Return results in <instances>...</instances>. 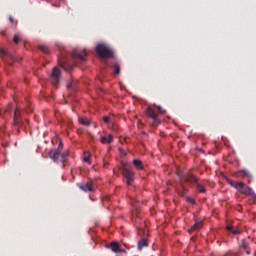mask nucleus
Returning a JSON list of instances; mask_svg holds the SVG:
<instances>
[{
	"mask_svg": "<svg viewBox=\"0 0 256 256\" xmlns=\"http://www.w3.org/2000/svg\"><path fill=\"white\" fill-rule=\"evenodd\" d=\"M229 185L231 187H234V189H237V191L241 192L242 195H250L251 197H254L256 199L255 192H253V189L250 187H245V183L243 182H234L233 180H228Z\"/></svg>",
	"mask_w": 256,
	"mask_h": 256,
	"instance_id": "1",
	"label": "nucleus"
},
{
	"mask_svg": "<svg viewBox=\"0 0 256 256\" xmlns=\"http://www.w3.org/2000/svg\"><path fill=\"white\" fill-rule=\"evenodd\" d=\"M122 169H123L122 175L127 185H133V181H135V173H133L131 164L122 162Z\"/></svg>",
	"mask_w": 256,
	"mask_h": 256,
	"instance_id": "2",
	"label": "nucleus"
},
{
	"mask_svg": "<svg viewBox=\"0 0 256 256\" xmlns=\"http://www.w3.org/2000/svg\"><path fill=\"white\" fill-rule=\"evenodd\" d=\"M61 151H63V144L60 143L58 149L51 150L49 155L53 161H61V163H65V159H67V153L61 154Z\"/></svg>",
	"mask_w": 256,
	"mask_h": 256,
	"instance_id": "3",
	"label": "nucleus"
},
{
	"mask_svg": "<svg viewBox=\"0 0 256 256\" xmlns=\"http://www.w3.org/2000/svg\"><path fill=\"white\" fill-rule=\"evenodd\" d=\"M96 51H97L98 55H100L103 59L113 57V51H111V49H109V47H107L103 44H99L96 47Z\"/></svg>",
	"mask_w": 256,
	"mask_h": 256,
	"instance_id": "4",
	"label": "nucleus"
},
{
	"mask_svg": "<svg viewBox=\"0 0 256 256\" xmlns=\"http://www.w3.org/2000/svg\"><path fill=\"white\" fill-rule=\"evenodd\" d=\"M61 81V70L59 68L55 67L52 70V73L50 75V82L52 85H57Z\"/></svg>",
	"mask_w": 256,
	"mask_h": 256,
	"instance_id": "5",
	"label": "nucleus"
},
{
	"mask_svg": "<svg viewBox=\"0 0 256 256\" xmlns=\"http://www.w3.org/2000/svg\"><path fill=\"white\" fill-rule=\"evenodd\" d=\"M146 115L148 117H150L151 119H153L154 121V125H159L161 122L159 121V118H157V114H155V111L151 108V107H148L146 109Z\"/></svg>",
	"mask_w": 256,
	"mask_h": 256,
	"instance_id": "6",
	"label": "nucleus"
},
{
	"mask_svg": "<svg viewBox=\"0 0 256 256\" xmlns=\"http://www.w3.org/2000/svg\"><path fill=\"white\" fill-rule=\"evenodd\" d=\"M80 189H82V191H85L86 193L87 192H92L95 189H97V185H95V183H93V181H90V182H88L84 185H81Z\"/></svg>",
	"mask_w": 256,
	"mask_h": 256,
	"instance_id": "7",
	"label": "nucleus"
},
{
	"mask_svg": "<svg viewBox=\"0 0 256 256\" xmlns=\"http://www.w3.org/2000/svg\"><path fill=\"white\" fill-rule=\"evenodd\" d=\"M232 176L236 177L237 179H244V177H249V172H247V170H240V171L234 172Z\"/></svg>",
	"mask_w": 256,
	"mask_h": 256,
	"instance_id": "8",
	"label": "nucleus"
},
{
	"mask_svg": "<svg viewBox=\"0 0 256 256\" xmlns=\"http://www.w3.org/2000/svg\"><path fill=\"white\" fill-rule=\"evenodd\" d=\"M110 248L112 249L113 253H123V250H121V245L117 242H112L110 244Z\"/></svg>",
	"mask_w": 256,
	"mask_h": 256,
	"instance_id": "9",
	"label": "nucleus"
},
{
	"mask_svg": "<svg viewBox=\"0 0 256 256\" xmlns=\"http://www.w3.org/2000/svg\"><path fill=\"white\" fill-rule=\"evenodd\" d=\"M100 141L103 145L113 143V135L109 134L108 136H102Z\"/></svg>",
	"mask_w": 256,
	"mask_h": 256,
	"instance_id": "10",
	"label": "nucleus"
},
{
	"mask_svg": "<svg viewBox=\"0 0 256 256\" xmlns=\"http://www.w3.org/2000/svg\"><path fill=\"white\" fill-rule=\"evenodd\" d=\"M133 165L135 169H137V171H143V169H145V167L143 166V162H141V160H133Z\"/></svg>",
	"mask_w": 256,
	"mask_h": 256,
	"instance_id": "11",
	"label": "nucleus"
},
{
	"mask_svg": "<svg viewBox=\"0 0 256 256\" xmlns=\"http://www.w3.org/2000/svg\"><path fill=\"white\" fill-rule=\"evenodd\" d=\"M21 111H19V109H16L14 112V123L15 125H19L20 121H21Z\"/></svg>",
	"mask_w": 256,
	"mask_h": 256,
	"instance_id": "12",
	"label": "nucleus"
},
{
	"mask_svg": "<svg viewBox=\"0 0 256 256\" xmlns=\"http://www.w3.org/2000/svg\"><path fill=\"white\" fill-rule=\"evenodd\" d=\"M79 123H81V125H86V126L91 125V121H89V118L87 117L79 118Z\"/></svg>",
	"mask_w": 256,
	"mask_h": 256,
	"instance_id": "13",
	"label": "nucleus"
},
{
	"mask_svg": "<svg viewBox=\"0 0 256 256\" xmlns=\"http://www.w3.org/2000/svg\"><path fill=\"white\" fill-rule=\"evenodd\" d=\"M83 161H84L85 163H88V164L90 165V163H91V153H89V152H84Z\"/></svg>",
	"mask_w": 256,
	"mask_h": 256,
	"instance_id": "14",
	"label": "nucleus"
},
{
	"mask_svg": "<svg viewBox=\"0 0 256 256\" xmlns=\"http://www.w3.org/2000/svg\"><path fill=\"white\" fill-rule=\"evenodd\" d=\"M143 247H147V239H142L138 242V249L141 251Z\"/></svg>",
	"mask_w": 256,
	"mask_h": 256,
	"instance_id": "15",
	"label": "nucleus"
},
{
	"mask_svg": "<svg viewBox=\"0 0 256 256\" xmlns=\"http://www.w3.org/2000/svg\"><path fill=\"white\" fill-rule=\"evenodd\" d=\"M226 229L228 231H231V233H233V235H239V233H241V231L234 229L231 225L226 226Z\"/></svg>",
	"mask_w": 256,
	"mask_h": 256,
	"instance_id": "16",
	"label": "nucleus"
},
{
	"mask_svg": "<svg viewBox=\"0 0 256 256\" xmlns=\"http://www.w3.org/2000/svg\"><path fill=\"white\" fill-rule=\"evenodd\" d=\"M73 59H79L80 61H85V56L77 53L72 54Z\"/></svg>",
	"mask_w": 256,
	"mask_h": 256,
	"instance_id": "17",
	"label": "nucleus"
},
{
	"mask_svg": "<svg viewBox=\"0 0 256 256\" xmlns=\"http://www.w3.org/2000/svg\"><path fill=\"white\" fill-rule=\"evenodd\" d=\"M196 189L199 191V193H205V186L203 184H197Z\"/></svg>",
	"mask_w": 256,
	"mask_h": 256,
	"instance_id": "18",
	"label": "nucleus"
},
{
	"mask_svg": "<svg viewBox=\"0 0 256 256\" xmlns=\"http://www.w3.org/2000/svg\"><path fill=\"white\" fill-rule=\"evenodd\" d=\"M201 227H203V224L201 222L195 223L192 226V231H197V229H201Z\"/></svg>",
	"mask_w": 256,
	"mask_h": 256,
	"instance_id": "19",
	"label": "nucleus"
},
{
	"mask_svg": "<svg viewBox=\"0 0 256 256\" xmlns=\"http://www.w3.org/2000/svg\"><path fill=\"white\" fill-rule=\"evenodd\" d=\"M114 71L116 75H119L121 73V66H119V64H115Z\"/></svg>",
	"mask_w": 256,
	"mask_h": 256,
	"instance_id": "20",
	"label": "nucleus"
},
{
	"mask_svg": "<svg viewBox=\"0 0 256 256\" xmlns=\"http://www.w3.org/2000/svg\"><path fill=\"white\" fill-rule=\"evenodd\" d=\"M242 247H243V249H245L247 255H250L251 251L249 250V248H247V244L245 241L242 242Z\"/></svg>",
	"mask_w": 256,
	"mask_h": 256,
	"instance_id": "21",
	"label": "nucleus"
},
{
	"mask_svg": "<svg viewBox=\"0 0 256 256\" xmlns=\"http://www.w3.org/2000/svg\"><path fill=\"white\" fill-rule=\"evenodd\" d=\"M7 55H9V54L7 53V51H5L4 49H1V50H0V57H2V59H4L5 57H7Z\"/></svg>",
	"mask_w": 256,
	"mask_h": 256,
	"instance_id": "22",
	"label": "nucleus"
},
{
	"mask_svg": "<svg viewBox=\"0 0 256 256\" xmlns=\"http://www.w3.org/2000/svg\"><path fill=\"white\" fill-rule=\"evenodd\" d=\"M39 49L40 51H43V53H49V49L45 45L40 46Z\"/></svg>",
	"mask_w": 256,
	"mask_h": 256,
	"instance_id": "23",
	"label": "nucleus"
},
{
	"mask_svg": "<svg viewBox=\"0 0 256 256\" xmlns=\"http://www.w3.org/2000/svg\"><path fill=\"white\" fill-rule=\"evenodd\" d=\"M13 41H14V43H19V41H21V36L15 35Z\"/></svg>",
	"mask_w": 256,
	"mask_h": 256,
	"instance_id": "24",
	"label": "nucleus"
},
{
	"mask_svg": "<svg viewBox=\"0 0 256 256\" xmlns=\"http://www.w3.org/2000/svg\"><path fill=\"white\" fill-rule=\"evenodd\" d=\"M188 181H191V182H193V183H197V177L191 175V176H190V179H189Z\"/></svg>",
	"mask_w": 256,
	"mask_h": 256,
	"instance_id": "25",
	"label": "nucleus"
},
{
	"mask_svg": "<svg viewBox=\"0 0 256 256\" xmlns=\"http://www.w3.org/2000/svg\"><path fill=\"white\" fill-rule=\"evenodd\" d=\"M103 121H104V123H109V121H111V117H109V116H104V117H103Z\"/></svg>",
	"mask_w": 256,
	"mask_h": 256,
	"instance_id": "26",
	"label": "nucleus"
},
{
	"mask_svg": "<svg viewBox=\"0 0 256 256\" xmlns=\"http://www.w3.org/2000/svg\"><path fill=\"white\" fill-rule=\"evenodd\" d=\"M158 111L161 115H163V113H165V109H163V107L158 106Z\"/></svg>",
	"mask_w": 256,
	"mask_h": 256,
	"instance_id": "27",
	"label": "nucleus"
},
{
	"mask_svg": "<svg viewBox=\"0 0 256 256\" xmlns=\"http://www.w3.org/2000/svg\"><path fill=\"white\" fill-rule=\"evenodd\" d=\"M73 88V80L67 84V89Z\"/></svg>",
	"mask_w": 256,
	"mask_h": 256,
	"instance_id": "28",
	"label": "nucleus"
},
{
	"mask_svg": "<svg viewBox=\"0 0 256 256\" xmlns=\"http://www.w3.org/2000/svg\"><path fill=\"white\" fill-rule=\"evenodd\" d=\"M187 201L189 202V203H195V201L193 200V199H191V198H187Z\"/></svg>",
	"mask_w": 256,
	"mask_h": 256,
	"instance_id": "29",
	"label": "nucleus"
},
{
	"mask_svg": "<svg viewBox=\"0 0 256 256\" xmlns=\"http://www.w3.org/2000/svg\"><path fill=\"white\" fill-rule=\"evenodd\" d=\"M187 201L189 202V203H195V201L193 200V199H191V198H187Z\"/></svg>",
	"mask_w": 256,
	"mask_h": 256,
	"instance_id": "30",
	"label": "nucleus"
},
{
	"mask_svg": "<svg viewBox=\"0 0 256 256\" xmlns=\"http://www.w3.org/2000/svg\"><path fill=\"white\" fill-rule=\"evenodd\" d=\"M11 23H15V20H13V17H10Z\"/></svg>",
	"mask_w": 256,
	"mask_h": 256,
	"instance_id": "31",
	"label": "nucleus"
},
{
	"mask_svg": "<svg viewBox=\"0 0 256 256\" xmlns=\"http://www.w3.org/2000/svg\"><path fill=\"white\" fill-rule=\"evenodd\" d=\"M61 67H63L64 69H66V70H67V68H65V66H64L63 64H61Z\"/></svg>",
	"mask_w": 256,
	"mask_h": 256,
	"instance_id": "32",
	"label": "nucleus"
}]
</instances>
